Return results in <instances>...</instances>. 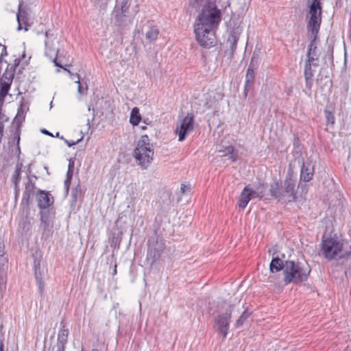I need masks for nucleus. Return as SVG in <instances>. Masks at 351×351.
Wrapping results in <instances>:
<instances>
[{"mask_svg": "<svg viewBox=\"0 0 351 351\" xmlns=\"http://www.w3.org/2000/svg\"><path fill=\"white\" fill-rule=\"evenodd\" d=\"M221 20V10L215 5L202 8L194 24L195 38L200 46L209 49L215 45V31Z\"/></svg>", "mask_w": 351, "mask_h": 351, "instance_id": "obj_1", "label": "nucleus"}, {"mask_svg": "<svg viewBox=\"0 0 351 351\" xmlns=\"http://www.w3.org/2000/svg\"><path fill=\"white\" fill-rule=\"evenodd\" d=\"M311 269L306 263L286 260L283 281L285 285L300 284L307 280Z\"/></svg>", "mask_w": 351, "mask_h": 351, "instance_id": "obj_2", "label": "nucleus"}, {"mask_svg": "<svg viewBox=\"0 0 351 351\" xmlns=\"http://www.w3.org/2000/svg\"><path fill=\"white\" fill-rule=\"evenodd\" d=\"M131 0H116L112 12L111 21L121 32L132 23L133 16L130 14Z\"/></svg>", "mask_w": 351, "mask_h": 351, "instance_id": "obj_3", "label": "nucleus"}, {"mask_svg": "<svg viewBox=\"0 0 351 351\" xmlns=\"http://www.w3.org/2000/svg\"><path fill=\"white\" fill-rule=\"evenodd\" d=\"M295 180L291 176H287L284 185L278 182L271 184L269 191L271 195L280 202L284 203L292 202L296 200Z\"/></svg>", "mask_w": 351, "mask_h": 351, "instance_id": "obj_4", "label": "nucleus"}, {"mask_svg": "<svg viewBox=\"0 0 351 351\" xmlns=\"http://www.w3.org/2000/svg\"><path fill=\"white\" fill-rule=\"evenodd\" d=\"M154 154L153 145L148 136L143 135L133 152L136 162L143 169H147L153 160Z\"/></svg>", "mask_w": 351, "mask_h": 351, "instance_id": "obj_5", "label": "nucleus"}, {"mask_svg": "<svg viewBox=\"0 0 351 351\" xmlns=\"http://www.w3.org/2000/svg\"><path fill=\"white\" fill-rule=\"evenodd\" d=\"M147 243L146 261L152 266L162 257L165 250V243L163 238L156 233L148 239Z\"/></svg>", "mask_w": 351, "mask_h": 351, "instance_id": "obj_6", "label": "nucleus"}, {"mask_svg": "<svg viewBox=\"0 0 351 351\" xmlns=\"http://www.w3.org/2000/svg\"><path fill=\"white\" fill-rule=\"evenodd\" d=\"M343 250V243L334 238L324 237L322 241V252L325 258L331 260L338 256Z\"/></svg>", "mask_w": 351, "mask_h": 351, "instance_id": "obj_7", "label": "nucleus"}, {"mask_svg": "<svg viewBox=\"0 0 351 351\" xmlns=\"http://www.w3.org/2000/svg\"><path fill=\"white\" fill-rule=\"evenodd\" d=\"M309 13L311 17L308 23V29L311 32V34L316 38L322 21L321 3H311L309 6Z\"/></svg>", "mask_w": 351, "mask_h": 351, "instance_id": "obj_8", "label": "nucleus"}, {"mask_svg": "<svg viewBox=\"0 0 351 351\" xmlns=\"http://www.w3.org/2000/svg\"><path fill=\"white\" fill-rule=\"evenodd\" d=\"M232 310L233 305L230 304L224 313H219L215 318L214 329L217 332L221 333L223 339L226 338L228 333Z\"/></svg>", "mask_w": 351, "mask_h": 351, "instance_id": "obj_9", "label": "nucleus"}, {"mask_svg": "<svg viewBox=\"0 0 351 351\" xmlns=\"http://www.w3.org/2000/svg\"><path fill=\"white\" fill-rule=\"evenodd\" d=\"M40 227L43 230L42 237L48 238L52 234L55 212L53 209L40 210Z\"/></svg>", "mask_w": 351, "mask_h": 351, "instance_id": "obj_10", "label": "nucleus"}, {"mask_svg": "<svg viewBox=\"0 0 351 351\" xmlns=\"http://www.w3.org/2000/svg\"><path fill=\"white\" fill-rule=\"evenodd\" d=\"M193 125L194 115L192 113H188L175 130V133L178 135L179 141H183L188 134L193 131Z\"/></svg>", "mask_w": 351, "mask_h": 351, "instance_id": "obj_11", "label": "nucleus"}, {"mask_svg": "<svg viewBox=\"0 0 351 351\" xmlns=\"http://www.w3.org/2000/svg\"><path fill=\"white\" fill-rule=\"evenodd\" d=\"M262 187L263 186H259L256 191H252L249 188V186H245L240 195L239 206L243 209L245 208L248 202L255 196L258 197L261 199L263 198L264 193L261 189Z\"/></svg>", "mask_w": 351, "mask_h": 351, "instance_id": "obj_12", "label": "nucleus"}, {"mask_svg": "<svg viewBox=\"0 0 351 351\" xmlns=\"http://www.w3.org/2000/svg\"><path fill=\"white\" fill-rule=\"evenodd\" d=\"M37 205L40 210L50 209L53 205L54 199L52 195L46 191L38 189L36 194Z\"/></svg>", "mask_w": 351, "mask_h": 351, "instance_id": "obj_13", "label": "nucleus"}, {"mask_svg": "<svg viewBox=\"0 0 351 351\" xmlns=\"http://www.w3.org/2000/svg\"><path fill=\"white\" fill-rule=\"evenodd\" d=\"M230 27L231 29L230 30L227 44L229 45L230 55L232 56L237 49V42L243 31V28L239 25L237 24H234V26L232 27L231 23H230Z\"/></svg>", "mask_w": 351, "mask_h": 351, "instance_id": "obj_14", "label": "nucleus"}, {"mask_svg": "<svg viewBox=\"0 0 351 351\" xmlns=\"http://www.w3.org/2000/svg\"><path fill=\"white\" fill-rule=\"evenodd\" d=\"M60 330L58 334L57 351H65L66 344L68 342L69 334V329L66 328V322L62 319L60 322Z\"/></svg>", "mask_w": 351, "mask_h": 351, "instance_id": "obj_15", "label": "nucleus"}, {"mask_svg": "<svg viewBox=\"0 0 351 351\" xmlns=\"http://www.w3.org/2000/svg\"><path fill=\"white\" fill-rule=\"evenodd\" d=\"M36 184L34 182L31 178L28 176L27 181L25 182V191L23 193L21 204L23 206H29L30 204V198L34 194L36 190Z\"/></svg>", "mask_w": 351, "mask_h": 351, "instance_id": "obj_16", "label": "nucleus"}, {"mask_svg": "<svg viewBox=\"0 0 351 351\" xmlns=\"http://www.w3.org/2000/svg\"><path fill=\"white\" fill-rule=\"evenodd\" d=\"M318 66L315 65H305L304 66V77L305 79V87L306 88L311 91L313 82H314V74L315 72V69Z\"/></svg>", "mask_w": 351, "mask_h": 351, "instance_id": "obj_17", "label": "nucleus"}, {"mask_svg": "<svg viewBox=\"0 0 351 351\" xmlns=\"http://www.w3.org/2000/svg\"><path fill=\"white\" fill-rule=\"evenodd\" d=\"M314 169V165L311 162H303L300 171V179L304 182H309L313 178Z\"/></svg>", "mask_w": 351, "mask_h": 351, "instance_id": "obj_18", "label": "nucleus"}, {"mask_svg": "<svg viewBox=\"0 0 351 351\" xmlns=\"http://www.w3.org/2000/svg\"><path fill=\"white\" fill-rule=\"evenodd\" d=\"M22 163H17L15 167L14 174L12 177V182L14 188L15 199L16 200L20 195L19 182L21 180Z\"/></svg>", "mask_w": 351, "mask_h": 351, "instance_id": "obj_19", "label": "nucleus"}, {"mask_svg": "<svg viewBox=\"0 0 351 351\" xmlns=\"http://www.w3.org/2000/svg\"><path fill=\"white\" fill-rule=\"evenodd\" d=\"M17 22H22L24 25L25 31H27L31 27V23L29 22L30 18L28 12L25 8H22V3L19 5V10L16 14Z\"/></svg>", "mask_w": 351, "mask_h": 351, "instance_id": "obj_20", "label": "nucleus"}, {"mask_svg": "<svg viewBox=\"0 0 351 351\" xmlns=\"http://www.w3.org/2000/svg\"><path fill=\"white\" fill-rule=\"evenodd\" d=\"M254 71L251 69H247L245 75V82L244 86L243 95L247 97L248 92L253 88L254 82Z\"/></svg>", "mask_w": 351, "mask_h": 351, "instance_id": "obj_21", "label": "nucleus"}, {"mask_svg": "<svg viewBox=\"0 0 351 351\" xmlns=\"http://www.w3.org/2000/svg\"><path fill=\"white\" fill-rule=\"evenodd\" d=\"M285 261L282 260L279 257H274L272 258L270 265L269 270L271 273L280 271L281 270L285 272Z\"/></svg>", "mask_w": 351, "mask_h": 351, "instance_id": "obj_22", "label": "nucleus"}, {"mask_svg": "<svg viewBox=\"0 0 351 351\" xmlns=\"http://www.w3.org/2000/svg\"><path fill=\"white\" fill-rule=\"evenodd\" d=\"M24 107V104L21 102L13 121V124L15 125L16 128H21L22 123L25 121Z\"/></svg>", "mask_w": 351, "mask_h": 351, "instance_id": "obj_23", "label": "nucleus"}, {"mask_svg": "<svg viewBox=\"0 0 351 351\" xmlns=\"http://www.w3.org/2000/svg\"><path fill=\"white\" fill-rule=\"evenodd\" d=\"M71 197V206L74 208L77 200L82 197V190L80 184L72 189Z\"/></svg>", "mask_w": 351, "mask_h": 351, "instance_id": "obj_24", "label": "nucleus"}, {"mask_svg": "<svg viewBox=\"0 0 351 351\" xmlns=\"http://www.w3.org/2000/svg\"><path fill=\"white\" fill-rule=\"evenodd\" d=\"M141 120V116L139 113V109L134 107L132 109L130 117V123L134 125H138Z\"/></svg>", "mask_w": 351, "mask_h": 351, "instance_id": "obj_25", "label": "nucleus"}, {"mask_svg": "<svg viewBox=\"0 0 351 351\" xmlns=\"http://www.w3.org/2000/svg\"><path fill=\"white\" fill-rule=\"evenodd\" d=\"M159 29L156 26L149 27V29L146 32L145 37L149 42L155 41L158 36Z\"/></svg>", "mask_w": 351, "mask_h": 351, "instance_id": "obj_26", "label": "nucleus"}, {"mask_svg": "<svg viewBox=\"0 0 351 351\" xmlns=\"http://www.w3.org/2000/svg\"><path fill=\"white\" fill-rule=\"evenodd\" d=\"M259 65V51L255 50L253 52L249 66L247 69H251L253 71H255L258 69Z\"/></svg>", "mask_w": 351, "mask_h": 351, "instance_id": "obj_27", "label": "nucleus"}, {"mask_svg": "<svg viewBox=\"0 0 351 351\" xmlns=\"http://www.w3.org/2000/svg\"><path fill=\"white\" fill-rule=\"evenodd\" d=\"M311 37L312 38V40L311 41V43L308 45L306 56H319V53L317 51V46L315 45V40L317 37L315 38V36H313L312 35Z\"/></svg>", "mask_w": 351, "mask_h": 351, "instance_id": "obj_28", "label": "nucleus"}, {"mask_svg": "<svg viewBox=\"0 0 351 351\" xmlns=\"http://www.w3.org/2000/svg\"><path fill=\"white\" fill-rule=\"evenodd\" d=\"M20 134H21V128H16L15 131L14 132L13 138L10 141V144L14 145L15 143H16L17 146V150L19 152V154L21 153L20 147H19V143H20Z\"/></svg>", "mask_w": 351, "mask_h": 351, "instance_id": "obj_29", "label": "nucleus"}, {"mask_svg": "<svg viewBox=\"0 0 351 351\" xmlns=\"http://www.w3.org/2000/svg\"><path fill=\"white\" fill-rule=\"evenodd\" d=\"M34 265V272H35L36 279L39 285V289L40 291H42L43 288V282H42L41 278H40L38 276V273H39V269H40V262L35 259Z\"/></svg>", "mask_w": 351, "mask_h": 351, "instance_id": "obj_30", "label": "nucleus"}, {"mask_svg": "<svg viewBox=\"0 0 351 351\" xmlns=\"http://www.w3.org/2000/svg\"><path fill=\"white\" fill-rule=\"evenodd\" d=\"M324 114L327 125H330L333 128L335 121L334 112L328 110V109H325Z\"/></svg>", "mask_w": 351, "mask_h": 351, "instance_id": "obj_31", "label": "nucleus"}, {"mask_svg": "<svg viewBox=\"0 0 351 351\" xmlns=\"http://www.w3.org/2000/svg\"><path fill=\"white\" fill-rule=\"evenodd\" d=\"M14 75V70L11 69V67H10V64H8L3 75V78L5 80L4 81L12 82Z\"/></svg>", "mask_w": 351, "mask_h": 351, "instance_id": "obj_32", "label": "nucleus"}, {"mask_svg": "<svg viewBox=\"0 0 351 351\" xmlns=\"http://www.w3.org/2000/svg\"><path fill=\"white\" fill-rule=\"evenodd\" d=\"M250 313H249L247 310L244 311L241 316L239 317V319L237 320L236 322V327H240L243 326L245 321L250 317Z\"/></svg>", "mask_w": 351, "mask_h": 351, "instance_id": "obj_33", "label": "nucleus"}, {"mask_svg": "<svg viewBox=\"0 0 351 351\" xmlns=\"http://www.w3.org/2000/svg\"><path fill=\"white\" fill-rule=\"evenodd\" d=\"M219 152H225L223 156H226L227 154H230L231 155L230 158L232 159L233 161H235L237 160L236 156L234 155V153L235 152V148H234V147H233L232 145L226 147L224 150L219 149Z\"/></svg>", "mask_w": 351, "mask_h": 351, "instance_id": "obj_34", "label": "nucleus"}, {"mask_svg": "<svg viewBox=\"0 0 351 351\" xmlns=\"http://www.w3.org/2000/svg\"><path fill=\"white\" fill-rule=\"evenodd\" d=\"M64 69L65 71H66L71 75V77L73 80H75L77 79V80H75V83H77L79 85H78V92L81 94H84V91L83 90V87L80 84V75L77 74V73H72L69 70H67L66 69L64 68Z\"/></svg>", "mask_w": 351, "mask_h": 351, "instance_id": "obj_35", "label": "nucleus"}, {"mask_svg": "<svg viewBox=\"0 0 351 351\" xmlns=\"http://www.w3.org/2000/svg\"><path fill=\"white\" fill-rule=\"evenodd\" d=\"M305 65H315L319 66V56H306V60L304 63Z\"/></svg>", "mask_w": 351, "mask_h": 351, "instance_id": "obj_36", "label": "nucleus"}, {"mask_svg": "<svg viewBox=\"0 0 351 351\" xmlns=\"http://www.w3.org/2000/svg\"><path fill=\"white\" fill-rule=\"evenodd\" d=\"M12 82H3L1 84V89L0 91L2 93H4L5 94H8V92L10 88Z\"/></svg>", "mask_w": 351, "mask_h": 351, "instance_id": "obj_37", "label": "nucleus"}, {"mask_svg": "<svg viewBox=\"0 0 351 351\" xmlns=\"http://www.w3.org/2000/svg\"><path fill=\"white\" fill-rule=\"evenodd\" d=\"M0 50L1 51V53H0V62H1L3 57L7 56L8 53H7L6 47L5 45H1V43H0Z\"/></svg>", "mask_w": 351, "mask_h": 351, "instance_id": "obj_38", "label": "nucleus"}, {"mask_svg": "<svg viewBox=\"0 0 351 351\" xmlns=\"http://www.w3.org/2000/svg\"><path fill=\"white\" fill-rule=\"evenodd\" d=\"M60 138H61V139H63V140L64 141V143H65L66 144H67V145H68L69 147H71V146L75 145L77 144L78 143H80V142L82 141V137L81 138H80L79 140L76 141H68V140H66V139H64V137H63L62 136L60 137Z\"/></svg>", "mask_w": 351, "mask_h": 351, "instance_id": "obj_39", "label": "nucleus"}, {"mask_svg": "<svg viewBox=\"0 0 351 351\" xmlns=\"http://www.w3.org/2000/svg\"><path fill=\"white\" fill-rule=\"evenodd\" d=\"M71 180L72 179H69V178H66V180H64V188H65L66 194L69 193V186L71 184Z\"/></svg>", "mask_w": 351, "mask_h": 351, "instance_id": "obj_40", "label": "nucleus"}, {"mask_svg": "<svg viewBox=\"0 0 351 351\" xmlns=\"http://www.w3.org/2000/svg\"><path fill=\"white\" fill-rule=\"evenodd\" d=\"M21 61V58H16L14 60V64L12 65L10 64V67H11V69H12L15 71L16 67L19 65Z\"/></svg>", "mask_w": 351, "mask_h": 351, "instance_id": "obj_41", "label": "nucleus"}, {"mask_svg": "<svg viewBox=\"0 0 351 351\" xmlns=\"http://www.w3.org/2000/svg\"><path fill=\"white\" fill-rule=\"evenodd\" d=\"M190 190L189 186L185 185L184 184H181L180 192L182 195L184 194L186 191Z\"/></svg>", "mask_w": 351, "mask_h": 351, "instance_id": "obj_42", "label": "nucleus"}, {"mask_svg": "<svg viewBox=\"0 0 351 351\" xmlns=\"http://www.w3.org/2000/svg\"><path fill=\"white\" fill-rule=\"evenodd\" d=\"M349 249H350L349 250H346L344 252H343L342 254H339V258H345L346 256H350L351 254V246L349 247Z\"/></svg>", "mask_w": 351, "mask_h": 351, "instance_id": "obj_43", "label": "nucleus"}, {"mask_svg": "<svg viewBox=\"0 0 351 351\" xmlns=\"http://www.w3.org/2000/svg\"><path fill=\"white\" fill-rule=\"evenodd\" d=\"M5 245L3 244V242L0 239V257L3 256L5 254L4 251Z\"/></svg>", "mask_w": 351, "mask_h": 351, "instance_id": "obj_44", "label": "nucleus"}, {"mask_svg": "<svg viewBox=\"0 0 351 351\" xmlns=\"http://www.w3.org/2000/svg\"><path fill=\"white\" fill-rule=\"evenodd\" d=\"M68 170H74V161L71 159L69 160Z\"/></svg>", "mask_w": 351, "mask_h": 351, "instance_id": "obj_45", "label": "nucleus"}, {"mask_svg": "<svg viewBox=\"0 0 351 351\" xmlns=\"http://www.w3.org/2000/svg\"><path fill=\"white\" fill-rule=\"evenodd\" d=\"M73 175V170H68L66 173V178L69 179H72Z\"/></svg>", "mask_w": 351, "mask_h": 351, "instance_id": "obj_46", "label": "nucleus"}, {"mask_svg": "<svg viewBox=\"0 0 351 351\" xmlns=\"http://www.w3.org/2000/svg\"><path fill=\"white\" fill-rule=\"evenodd\" d=\"M41 132L43 134H45L46 135H48V136H53V135L50 132H49L48 130H47L46 129H43L41 130Z\"/></svg>", "mask_w": 351, "mask_h": 351, "instance_id": "obj_47", "label": "nucleus"}, {"mask_svg": "<svg viewBox=\"0 0 351 351\" xmlns=\"http://www.w3.org/2000/svg\"><path fill=\"white\" fill-rule=\"evenodd\" d=\"M53 62H54V64L56 66H59V67H61V68H63L62 65L60 64L58 62V58H56L54 60H53Z\"/></svg>", "mask_w": 351, "mask_h": 351, "instance_id": "obj_48", "label": "nucleus"}, {"mask_svg": "<svg viewBox=\"0 0 351 351\" xmlns=\"http://www.w3.org/2000/svg\"><path fill=\"white\" fill-rule=\"evenodd\" d=\"M22 24L23 23L22 22H18V27H17V30H21L23 27H22Z\"/></svg>", "mask_w": 351, "mask_h": 351, "instance_id": "obj_49", "label": "nucleus"}, {"mask_svg": "<svg viewBox=\"0 0 351 351\" xmlns=\"http://www.w3.org/2000/svg\"><path fill=\"white\" fill-rule=\"evenodd\" d=\"M204 1V0H194V2H195L197 5H201V4L202 3V1Z\"/></svg>", "mask_w": 351, "mask_h": 351, "instance_id": "obj_50", "label": "nucleus"}, {"mask_svg": "<svg viewBox=\"0 0 351 351\" xmlns=\"http://www.w3.org/2000/svg\"><path fill=\"white\" fill-rule=\"evenodd\" d=\"M93 1L95 4H99V3H101L104 0H93Z\"/></svg>", "mask_w": 351, "mask_h": 351, "instance_id": "obj_51", "label": "nucleus"}, {"mask_svg": "<svg viewBox=\"0 0 351 351\" xmlns=\"http://www.w3.org/2000/svg\"><path fill=\"white\" fill-rule=\"evenodd\" d=\"M117 274V264L114 265V269L113 270V275Z\"/></svg>", "mask_w": 351, "mask_h": 351, "instance_id": "obj_52", "label": "nucleus"}, {"mask_svg": "<svg viewBox=\"0 0 351 351\" xmlns=\"http://www.w3.org/2000/svg\"><path fill=\"white\" fill-rule=\"evenodd\" d=\"M321 0H312V3H321Z\"/></svg>", "mask_w": 351, "mask_h": 351, "instance_id": "obj_53", "label": "nucleus"}, {"mask_svg": "<svg viewBox=\"0 0 351 351\" xmlns=\"http://www.w3.org/2000/svg\"><path fill=\"white\" fill-rule=\"evenodd\" d=\"M0 351H3V343L2 342L0 344Z\"/></svg>", "mask_w": 351, "mask_h": 351, "instance_id": "obj_54", "label": "nucleus"}, {"mask_svg": "<svg viewBox=\"0 0 351 351\" xmlns=\"http://www.w3.org/2000/svg\"><path fill=\"white\" fill-rule=\"evenodd\" d=\"M25 51H24L20 58H21V60H22V59L25 58Z\"/></svg>", "mask_w": 351, "mask_h": 351, "instance_id": "obj_55", "label": "nucleus"}, {"mask_svg": "<svg viewBox=\"0 0 351 351\" xmlns=\"http://www.w3.org/2000/svg\"><path fill=\"white\" fill-rule=\"evenodd\" d=\"M56 137H59L60 138L61 136H60V133L59 132H57L56 133Z\"/></svg>", "mask_w": 351, "mask_h": 351, "instance_id": "obj_56", "label": "nucleus"}, {"mask_svg": "<svg viewBox=\"0 0 351 351\" xmlns=\"http://www.w3.org/2000/svg\"><path fill=\"white\" fill-rule=\"evenodd\" d=\"M141 129L142 130H145V129H147V127L146 126H141Z\"/></svg>", "mask_w": 351, "mask_h": 351, "instance_id": "obj_57", "label": "nucleus"}, {"mask_svg": "<svg viewBox=\"0 0 351 351\" xmlns=\"http://www.w3.org/2000/svg\"><path fill=\"white\" fill-rule=\"evenodd\" d=\"M92 351H99L97 349H93Z\"/></svg>", "mask_w": 351, "mask_h": 351, "instance_id": "obj_58", "label": "nucleus"}, {"mask_svg": "<svg viewBox=\"0 0 351 351\" xmlns=\"http://www.w3.org/2000/svg\"><path fill=\"white\" fill-rule=\"evenodd\" d=\"M32 177H34V178H37V177L36 176H32Z\"/></svg>", "mask_w": 351, "mask_h": 351, "instance_id": "obj_59", "label": "nucleus"}, {"mask_svg": "<svg viewBox=\"0 0 351 351\" xmlns=\"http://www.w3.org/2000/svg\"><path fill=\"white\" fill-rule=\"evenodd\" d=\"M87 124H88V125H89V124H90V121H89V120H88V123H87Z\"/></svg>", "mask_w": 351, "mask_h": 351, "instance_id": "obj_60", "label": "nucleus"}]
</instances>
